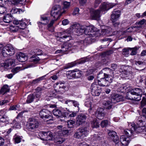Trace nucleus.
<instances>
[{
    "label": "nucleus",
    "instance_id": "1",
    "mask_svg": "<svg viewBox=\"0 0 146 146\" xmlns=\"http://www.w3.org/2000/svg\"><path fill=\"white\" fill-rule=\"evenodd\" d=\"M144 89L135 88L131 90L127 94L126 98L128 100L139 101L141 99Z\"/></svg>",
    "mask_w": 146,
    "mask_h": 146
},
{
    "label": "nucleus",
    "instance_id": "2",
    "mask_svg": "<svg viewBox=\"0 0 146 146\" xmlns=\"http://www.w3.org/2000/svg\"><path fill=\"white\" fill-rule=\"evenodd\" d=\"M54 87L55 90L57 91L63 93L69 90L70 85L68 83L64 81H60L55 83L54 85Z\"/></svg>",
    "mask_w": 146,
    "mask_h": 146
},
{
    "label": "nucleus",
    "instance_id": "3",
    "mask_svg": "<svg viewBox=\"0 0 146 146\" xmlns=\"http://www.w3.org/2000/svg\"><path fill=\"white\" fill-rule=\"evenodd\" d=\"M1 52L3 56L5 57L14 54L15 50L11 45L8 44L3 48Z\"/></svg>",
    "mask_w": 146,
    "mask_h": 146
},
{
    "label": "nucleus",
    "instance_id": "4",
    "mask_svg": "<svg viewBox=\"0 0 146 146\" xmlns=\"http://www.w3.org/2000/svg\"><path fill=\"white\" fill-rule=\"evenodd\" d=\"M144 121L141 119H139L137 121V124L138 127H137L135 123H131L128 125L129 127H131V129L133 128L134 131H135L136 133H140L142 131V129L141 127H142L143 125V122Z\"/></svg>",
    "mask_w": 146,
    "mask_h": 146
},
{
    "label": "nucleus",
    "instance_id": "5",
    "mask_svg": "<svg viewBox=\"0 0 146 146\" xmlns=\"http://www.w3.org/2000/svg\"><path fill=\"white\" fill-rule=\"evenodd\" d=\"M39 114L41 118L48 119L46 121H52L53 120L52 114L50 113V112L48 110L45 109H42L40 111Z\"/></svg>",
    "mask_w": 146,
    "mask_h": 146
},
{
    "label": "nucleus",
    "instance_id": "6",
    "mask_svg": "<svg viewBox=\"0 0 146 146\" xmlns=\"http://www.w3.org/2000/svg\"><path fill=\"white\" fill-rule=\"evenodd\" d=\"M38 126V123L34 119L30 118L27 124V127L29 130L36 129Z\"/></svg>",
    "mask_w": 146,
    "mask_h": 146
},
{
    "label": "nucleus",
    "instance_id": "7",
    "mask_svg": "<svg viewBox=\"0 0 146 146\" xmlns=\"http://www.w3.org/2000/svg\"><path fill=\"white\" fill-rule=\"evenodd\" d=\"M120 142L119 140L115 143V146H127L130 142L129 138H126L125 135H121L120 139Z\"/></svg>",
    "mask_w": 146,
    "mask_h": 146
},
{
    "label": "nucleus",
    "instance_id": "8",
    "mask_svg": "<svg viewBox=\"0 0 146 146\" xmlns=\"http://www.w3.org/2000/svg\"><path fill=\"white\" fill-rule=\"evenodd\" d=\"M115 5V4L114 3H103L101 6V14H104L108 10Z\"/></svg>",
    "mask_w": 146,
    "mask_h": 146
},
{
    "label": "nucleus",
    "instance_id": "9",
    "mask_svg": "<svg viewBox=\"0 0 146 146\" xmlns=\"http://www.w3.org/2000/svg\"><path fill=\"white\" fill-rule=\"evenodd\" d=\"M96 28H84L82 29V28H77L76 31L78 33H80L82 34L83 33H84L86 35H92L95 34V33H91L94 32V29Z\"/></svg>",
    "mask_w": 146,
    "mask_h": 146
},
{
    "label": "nucleus",
    "instance_id": "10",
    "mask_svg": "<svg viewBox=\"0 0 146 146\" xmlns=\"http://www.w3.org/2000/svg\"><path fill=\"white\" fill-rule=\"evenodd\" d=\"M15 64V60L13 59H9L5 62L1 64V66L4 68L8 69L11 68Z\"/></svg>",
    "mask_w": 146,
    "mask_h": 146
},
{
    "label": "nucleus",
    "instance_id": "11",
    "mask_svg": "<svg viewBox=\"0 0 146 146\" xmlns=\"http://www.w3.org/2000/svg\"><path fill=\"white\" fill-rule=\"evenodd\" d=\"M91 89L92 92H94L95 95L96 96H98L100 94V85L95 83L92 84Z\"/></svg>",
    "mask_w": 146,
    "mask_h": 146
},
{
    "label": "nucleus",
    "instance_id": "12",
    "mask_svg": "<svg viewBox=\"0 0 146 146\" xmlns=\"http://www.w3.org/2000/svg\"><path fill=\"white\" fill-rule=\"evenodd\" d=\"M86 116L84 114L81 113L79 114L76 118V123L78 126L82 125L86 121Z\"/></svg>",
    "mask_w": 146,
    "mask_h": 146
},
{
    "label": "nucleus",
    "instance_id": "13",
    "mask_svg": "<svg viewBox=\"0 0 146 146\" xmlns=\"http://www.w3.org/2000/svg\"><path fill=\"white\" fill-rule=\"evenodd\" d=\"M76 112L71 111L67 108H63L62 117H74L76 115Z\"/></svg>",
    "mask_w": 146,
    "mask_h": 146
},
{
    "label": "nucleus",
    "instance_id": "14",
    "mask_svg": "<svg viewBox=\"0 0 146 146\" xmlns=\"http://www.w3.org/2000/svg\"><path fill=\"white\" fill-rule=\"evenodd\" d=\"M51 15L54 18V20H51L50 23L48 25V27H52L54 23V21L57 20L62 15L58 13H55V12L51 10Z\"/></svg>",
    "mask_w": 146,
    "mask_h": 146
},
{
    "label": "nucleus",
    "instance_id": "15",
    "mask_svg": "<svg viewBox=\"0 0 146 146\" xmlns=\"http://www.w3.org/2000/svg\"><path fill=\"white\" fill-rule=\"evenodd\" d=\"M107 132L110 138L114 142H116L119 141V137L116 132L113 130H108Z\"/></svg>",
    "mask_w": 146,
    "mask_h": 146
},
{
    "label": "nucleus",
    "instance_id": "16",
    "mask_svg": "<svg viewBox=\"0 0 146 146\" xmlns=\"http://www.w3.org/2000/svg\"><path fill=\"white\" fill-rule=\"evenodd\" d=\"M123 100V98L122 95L118 94H113L111 96V102L113 103L121 101Z\"/></svg>",
    "mask_w": 146,
    "mask_h": 146
},
{
    "label": "nucleus",
    "instance_id": "17",
    "mask_svg": "<svg viewBox=\"0 0 146 146\" xmlns=\"http://www.w3.org/2000/svg\"><path fill=\"white\" fill-rule=\"evenodd\" d=\"M121 12L119 10H114L111 15V20L113 23L116 21L120 17Z\"/></svg>",
    "mask_w": 146,
    "mask_h": 146
},
{
    "label": "nucleus",
    "instance_id": "18",
    "mask_svg": "<svg viewBox=\"0 0 146 146\" xmlns=\"http://www.w3.org/2000/svg\"><path fill=\"white\" fill-rule=\"evenodd\" d=\"M100 9H98L93 11L91 12V17L92 19L99 20L100 19Z\"/></svg>",
    "mask_w": 146,
    "mask_h": 146
},
{
    "label": "nucleus",
    "instance_id": "19",
    "mask_svg": "<svg viewBox=\"0 0 146 146\" xmlns=\"http://www.w3.org/2000/svg\"><path fill=\"white\" fill-rule=\"evenodd\" d=\"M17 59L19 62H24L27 59V56L25 54L21 52H19L16 54Z\"/></svg>",
    "mask_w": 146,
    "mask_h": 146
},
{
    "label": "nucleus",
    "instance_id": "20",
    "mask_svg": "<svg viewBox=\"0 0 146 146\" xmlns=\"http://www.w3.org/2000/svg\"><path fill=\"white\" fill-rule=\"evenodd\" d=\"M63 108H60L59 109H55L53 110L54 115L57 118L62 117Z\"/></svg>",
    "mask_w": 146,
    "mask_h": 146
},
{
    "label": "nucleus",
    "instance_id": "21",
    "mask_svg": "<svg viewBox=\"0 0 146 146\" xmlns=\"http://www.w3.org/2000/svg\"><path fill=\"white\" fill-rule=\"evenodd\" d=\"M41 19L43 22H38L37 24L39 27H45L47 23L49 22V20L48 17H41Z\"/></svg>",
    "mask_w": 146,
    "mask_h": 146
},
{
    "label": "nucleus",
    "instance_id": "22",
    "mask_svg": "<svg viewBox=\"0 0 146 146\" xmlns=\"http://www.w3.org/2000/svg\"><path fill=\"white\" fill-rule=\"evenodd\" d=\"M6 112L5 110L0 111V121L3 122L7 121L8 118L6 115Z\"/></svg>",
    "mask_w": 146,
    "mask_h": 146
},
{
    "label": "nucleus",
    "instance_id": "23",
    "mask_svg": "<svg viewBox=\"0 0 146 146\" xmlns=\"http://www.w3.org/2000/svg\"><path fill=\"white\" fill-rule=\"evenodd\" d=\"M72 45L71 44H68L62 47V50H58L56 51V53H60L62 51L64 52H66L72 50Z\"/></svg>",
    "mask_w": 146,
    "mask_h": 146
},
{
    "label": "nucleus",
    "instance_id": "24",
    "mask_svg": "<svg viewBox=\"0 0 146 146\" xmlns=\"http://www.w3.org/2000/svg\"><path fill=\"white\" fill-rule=\"evenodd\" d=\"M87 61V59L86 58H82L81 60L78 62L74 61L68 64V68L72 67L77 64H81L84 63Z\"/></svg>",
    "mask_w": 146,
    "mask_h": 146
},
{
    "label": "nucleus",
    "instance_id": "25",
    "mask_svg": "<svg viewBox=\"0 0 146 146\" xmlns=\"http://www.w3.org/2000/svg\"><path fill=\"white\" fill-rule=\"evenodd\" d=\"M129 129H126L124 130V133L126 135L127 137H126V136L125 135V137L126 138H129L130 139V141H131L130 139L129 138L133 134V131H134V130H133V128H131V127H129Z\"/></svg>",
    "mask_w": 146,
    "mask_h": 146
},
{
    "label": "nucleus",
    "instance_id": "26",
    "mask_svg": "<svg viewBox=\"0 0 146 146\" xmlns=\"http://www.w3.org/2000/svg\"><path fill=\"white\" fill-rule=\"evenodd\" d=\"M52 10L55 12V13H58L62 15L64 13V11L62 9V7L58 5H56L54 6L52 8Z\"/></svg>",
    "mask_w": 146,
    "mask_h": 146
},
{
    "label": "nucleus",
    "instance_id": "27",
    "mask_svg": "<svg viewBox=\"0 0 146 146\" xmlns=\"http://www.w3.org/2000/svg\"><path fill=\"white\" fill-rule=\"evenodd\" d=\"M119 72L121 74L120 75L122 77L124 78H126L130 76L131 74L129 71L126 70H123L121 69H119Z\"/></svg>",
    "mask_w": 146,
    "mask_h": 146
},
{
    "label": "nucleus",
    "instance_id": "28",
    "mask_svg": "<svg viewBox=\"0 0 146 146\" xmlns=\"http://www.w3.org/2000/svg\"><path fill=\"white\" fill-rule=\"evenodd\" d=\"M12 16L9 14H7L4 16L3 18V21L5 23H9L12 20Z\"/></svg>",
    "mask_w": 146,
    "mask_h": 146
},
{
    "label": "nucleus",
    "instance_id": "29",
    "mask_svg": "<svg viewBox=\"0 0 146 146\" xmlns=\"http://www.w3.org/2000/svg\"><path fill=\"white\" fill-rule=\"evenodd\" d=\"M9 90L8 86L7 84H5L1 88L0 91V94L3 95L6 93L9 92Z\"/></svg>",
    "mask_w": 146,
    "mask_h": 146
},
{
    "label": "nucleus",
    "instance_id": "30",
    "mask_svg": "<svg viewBox=\"0 0 146 146\" xmlns=\"http://www.w3.org/2000/svg\"><path fill=\"white\" fill-rule=\"evenodd\" d=\"M84 137L86 136L88 134V131L86 127H82L79 129Z\"/></svg>",
    "mask_w": 146,
    "mask_h": 146
},
{
    "label": "nucleus",
    "instance_id": "31",
    "mask_svg": "<svg viewBox=\"0 0 146 146\" xmlns=\"http://www.w3.org/2000/svg\"><path fill=\"white\" fill-rule=\"evenodd\" d=\"M102 105L104 108L109 109H110L112 106V102L109 101H104Z\"/></svg>",
    "mask_w": 146,
    "mask_h": 146
},
{
    "label": "nucleus",
    "instance_id": "32",
    "mask_svg": "<svg viewBox=\"0 0 146 146\" xmlns=\"http://www.w3.org/2000/svg\"><path fill=\"white\" fill-rule=\"evenodd\" d=\"M47 132H40L39 133V136L40 139L43 141H47Z\"/></svg>",
    "mask_w": 146,
    "mask_h": 146
},
{
    "label": "nucleus",
    "instance_id": "33",
    "mask_svg": "<svg viewBox=\"0 0 146 146\" xmlns=\"http://www.w3.org/2000/svg\"><path fill=\"white\" fill-rule=\"evenodd\" d=\"M23 12L22 10L20 9L13 8L11 11V12L12 14H19Z\"/></svg>",
    "mask_w": 146,
    "mask_h": 146
},
{
    "label": "nucleus",
    "instance_id": "34",
    "mask_svg": "<svg viewBox=\"0 0 146 146\" xmlns=\"http://www.w3.org/2000/svg\"><path fill=\"white\" fill-rule=\"evenodd\" d=\"M74 136L75 137L78 139H82L84 137L79 129L77 130Z\"/></svg>",
    "mask_w": 146,
    "mask_h": 146
},
{
    "label": "nucleus",
    "instance_id": "35",
    "mask_svg": "<svg viewBox=\"0 0 146 146\" xmlns=\"http://www.w3.org/2000/svg\"><path fill=\"white\" fill-rule=\"evenodd\" d=\"M35 99V97L33 94H31L29 95L27 98L26 102L27 103H30L32 102Z\"/></svg>",
    "mask_w": 146,
    "mask_h": 146
},
{
    "label": "nucleus",
    "instance_id": "36",
    "mask_svg": "<svg viewBox=\"0 0 146 146\" xmlns=\"http://www.w3.org/2000/svg\"><path fill=\"white\" fill-rule=\"evenodd\" d=\"M45 76L46 75L43 76L36 79L32 81V83L33 84H36L40 82L41 81L44 79Z\"/></svg>",
    "mask_w": 146,
    "mask_h": 146
},
{
    "label": "nucleus",
    "instance_id": "37",
    "mask_svg": "<svg viewBox=\"0 0 146 146\" xmlns=\"http://www.w3.org/2000/svg\"><path fill=\"white\" fill-rule=\"evenodd\" d=\"M143 94L145 96L143 97L142 100L141 102V107L143 108L146 105V92H143Z\"/></svg>",
    "mask_w": 146,
    "mask_h": 146
},
{
    "label": "nucleus",
    "instance_id": "38",
    "mask_svg": "<svg viewBox=\"0 0 146 146\" xmlns=\"http://www.w3.org/2000/svg\"><path fill=\"white\" fill-rule=\"evenodd\" d=\"M92 126L93 128H98L99 127L100 124L96 119H94L92 122Z\"/></svg>",
    "mask_w": 146,
    "mask_h": 146
},
{
    "label": "nucleus",
    "instance_id": "39",
    "mask_svg": "<svg viewBox=\"0 0 146 146\" xmlns=\"http://www.w3.org/2000/svg\"><path fill=\"white\" fill-rule=\"evenodd\" d=\"M74 74V78H78L82 76V73L79 71H75L74 70H73Z\"/></svg>",
    "mask_w": 146,
    "mask_h": 146
},
{
    "label": "nucleus",
    "instance_id": "40",
    "mask_svg": "<svg viewBox=\"0 0 146 146\" xmlns=\"http://www.w3.org/2000/svg\"><path fill=\"white\" fill-rule=\"evenodd\" d=\"M75 121L72 120H69L68 121L67 125L68 127L72 128L74 126Z\"/></svg>",
    "mask_w": 146,
    "mask_h": 146
},
{
    "label": "nucleus",
    "instance_id": "41",
    "mask_svg": "<svg viewBox=\"0 0 146 146\" xmlns=\"http://www.w3.org/2000/svg\"><path fill=\"white\" fill-rule=\"evenodd\" d=\"M104 74V78H102V80H105L110 83L112 82V79L109 76L108 74H106L105 73Z\"/></svg>",
    "mask_w": 146,
    "mask_h": 146
},
{
    "label": "nucleus",
    "instance_id": "42",
    "mask_svg": "<svg viewBox=\"0 0 146 146\" xmlns=\"http://www.w3.org/2000/svg\"><path fill=\"white\" fill-rule=\"evenodd\" d=\"M65 141L64 138L63 137H58L55 140V141L57 143L60 144L62 143Z\"/></svg>",
    "mask_w": 146,
    "mask_h": 146
},
{
    "label": "nucleus",
    "instance_id": "43",
    "mask_svg": "<svg viewBox=\"0 0 146 146\" xmlns=\"http://www.w3.org/2000/svg\"><path fill=\"white\" fill-rule=\"evenodd\" d=\"M67 77L69 79L74 78V74L73 70L70 71L68 72L66 74Z\"/></svg>",
    "mask_w": 146,
    "mask_h": 146
},
{
    "label": "nucleus",
    "instance_id": "44",
    "mask_svg": "<svg viewBox=\"0 0 146 146\" xmlns=\"http://www.w3.org/2000/svg\"><path fill=\"white\" fill-rule=\"evenodd\" d=\"M13 127L15 128L20 129L21 128V126L19 123L17 122L15 120H14L12 123Z\"/></svg>",
    "mask_w": 146,
    "mask_h": 146
},
{
    "label": "nucleus",
    "instance_id": "45",
    "mask_svg": "<svg viewBox=\"0 0 146 146\" xmlns=\"http://www.w3.org/2000/svg\"><path fill=\"white\" fill-rule=\"evenodd\" d=\"M92 141L100 140V134H94L91 137Z\"/></svg>",
    "mask_w": 146,
    "mask_h": 146
},
{
    "label": "nucleus",
    "instance_id": "46",
    "mask_svg": "<svg viewBox=\"0 0 146 146\" xmlns=\"http://www.w3.org/2000/svg\"><path fill=\"white\" fill-rule=\"evenodd\" d=\"M24 0H9L12 5H17L20 2H23Z\"/></svg>",
    "mask_w": 146,
    "mask_h": 146
},
{
    "label": "nucleus",
    "instance_id": "47",
    "mask_svg": "<svg viewBox=\"0 0 146 146\" xmlns=\"http://www.w3.org/2000/svg\"><path fill=\"white\" fill-rule=\"evenodd\" d=\"M47 137V140H52L54 138L52 133L50 131H48Z\"/></svg>",
    "mask_w": 146,
    "mask_h": 146
},
{
    "label": "nucleus",
    "instance_id": "48",
    "mask_svg": "<svg viewBox=\"0 0 146 146\" xmlns=\"http://www.w3.org/2000/svg\"><path fill=\"white\" fill-rule=\"evenodd\" d=\"M84 27V26L83 25H80L79 23L75 22H73L72 23L71 25L70 26V27Z\"/></svg>",
    "mask_w": 146,
    "mask_h": 146
},
{
    "label": "nucleus",
    "instance_id": "49",
    "mask_svg": "<svg viewBox=\"0 0 146 146\" xmlns=\"http://www.w3.org/2000/svg\"><path fill=\"white\" fill-rule=\"evenodd\" d=\"M58 133L60 134L61 136H62L66 135L68 133V131L66 129L59 130L58 131Z\"/></svg>",
    "mask_w": 146,
    "mask_h": 146
},
{
    "label": "nucleus",
    "instance_id": "50",
    "mask_svg": "<svg viewBox=\"0 0 146 146\" xmlns=\"http://www.w3.org/2000/svg\"><path fill=\"white\" fill-rule=\"evenodd\" d=\"M21 70L20 67H17L12 69L11 71L15 75Z\"/></svg>",
    "mask_w": 146,
    "mask_h": 146
},
{
    "label": "nucleus",
    "instance_id": "51",
    "mask_svg": "<svg viewBox=\"0 0 146 146\" xmlns=\"http://www.w3.org/2000/svg\"><path fill=\"white\" fill-rule=\"evenodd\" d=\"M146 22V20L145 19H143L139 21L138 22L136 23L137 25L138 26V27H141Z\"/></svg>",
    "mask_w": 146,
    "mask_h": 146
},
{
    "label": "nucleus",
    "instance_id": "52",
    "mask_svg": "<svg viewBox=\"0 0 146 146\" xmlns=\"http://www.w3.org/2000/svg\"><path fill=\"white\" fill-rule=\"evenodd\" d=\"M127 88L125 84L123 85L119 88V91L121 92H124Z\"/></svg>",
    "mask_w": 146,
    "mask_h": 146
},
{
    "label": "nucleus",
    "instance_id": "53",
    "mask_svg": "<svg viewBox=\"0 0 146 146\" xmlns=\"http://www.w3.org/2000/svg\"><path fill=\"white\" fill-rule=\"evenodd\" d=\"M108 124V121L107 120H104L101 122V127H106Z\"/></svg>",
    "mask_w": 146,
    "mask_h": 146
},
{
    "label": "nucleus",
    "instance_id": "54",
    "mask_svg": "<svg viewBox=\"0 0 146 146\" xmlns=\"http://www.w3.org/2000/svg\"><path fill=\"white\" fill-rule=\"evenodd\" d=\"M14 139L15 142L16 143H18L21 142V138L20 136L17 135L15 136Z\"/></svg>",
    "mask_w": 146,
    "mask_h": 146
},
{
    "label": "nucleus",
    "instance_id": "55",
    "mask_svg": "<svg viewBox=\"0 0 146 146\" xmlns=\"http://www.w3.org/2000/svg\"><path fill=\"white\" fill-rule=\"evenodd\" d=\"M129 49L130 50H131V55H135L137 53V48H129Z\"/></svg>",
    "mask_w": 146,
    "mask_h": 146
},
{
    "label": "nucleus",
    "instance_id": "56",
    "mask_svg": "<svg viewBox=\"0 0 146 146\" xmlns=\"http://www.w3.org/2000/svg\"><path fill=\"white\" fill-rule=\"evenodd\" d=\"M6 8L3 6H0V14H3L6 11Z\"/></svg>",
    "mask_w": 146,
    "mask_h": 146
},
{
    "label": "nucleus",
    "instance_id": "57",
    "mask_svg": "<svg viewBox=\"0 0 146 146\" xmlns=\"http://www.w3.org/2000/svg\"><path fill=\"white\" fill-rule=\"evenodd\" d=\"M33 96L35 97V98H36L37 99L36 100V101L38 100L40 98L41 93H40L35 92L33 94Z\"/></svg>",
    "mask_w": 146,
    "mask_h": 146
},
{
    "label": "nucleus",
    "instance_id": "58",
    "mask_svg": "<svg viewBox=\"0 0 146 146\" xmlns=\"http://www.w3.org/2000/svg\"><path fill=\"white\" fill-rule=\"evenodd\" d=\"M79 9L78 8H76L74 9L73 13L74 15L78 16L79 14Z\"/></svg>",
    "mask_w": 146,
    "mask_h": 146
},
{
    "label": "nucleus",
    "instance_id": "59",
    "mask_svg": "<svg viewBox=\"0 0 146 146\" xmlns=\"http://www.w3.org/2000/svg\"><path fill=\"white\" fill-rule=\"evenodd\" d=\"M100 108H99L98 109L96 112L95 116L98 119H99L100 117Z\"/></svg>",
    "mask_w": 146,
    "mask_h": 146
},
{
    "label": "nucleus",
    "instance_id": "60",
    "mask_svg": "<svg viewBox=\"0 0 146 146\" xmlns=\"http://www.w3.org/2000/svg\"><path fill=\"white\" fill-rule=\"evenodd\" d=\"M143 115L142 116H141V117H143L145 118V119H143L144 121H145V120L146 119V108H144L142 110Z\"/></svg>",
    "mask_w": 146,
    "mask_h": 146
},
{
    "label": "nucleus",
    "instance_id": "61",
    "mask_svg": "<svg viewBox=\"0 0 146 146\" xmlns=\"http://www.w3.org/2000/svg\"><path fill=\"white\" fill-rule=\"evenodd\" d=\"M34 52L37 55H40L42 54V50L38 49H36L34 50Z\"/></svg>",
    "mask_w": 146,
    "mask_h": 146
},
{
    "label": "nucleus",
    "instance_id": "62",
    "mask_svg": "<svg viewBox=\"0 0 146 146\" xmlns=\"http://www.w3.org/2000/svg\"><path fill=\"white\" fill-rule=\"evenodd\" d=\"M7 30L10 31L11 32L15 33L18 31V28H7Z\"/></svg>",
    "mask_w": 146,
    "mask_h": 146
},
{
    "label": "nucleus",
    "instance_id": "63",
    "mask_svg": "<svg viewBox=\"0 0 146 146\" xmlns=\"http://www.w3.org/2000/svg\"><path fill=\"white\" fill-rule=\"evenodd\" d=\"M25 19H23L21 20H20L19 23V26L20 27H24L27 26V24L23 22V21H25Z\"/></svg>",
    "mask_w": 146,
    "mask_h": 146
},
{
    "label": "nucleus",
    "instance_id": "64",
    "mask_svg": "<svg viewBox=\"0 0 146 146\" xmlns=\"http://www.w3.org/2000/svg\"><path fill=\"white\" fill-rule=\"evenodd\" d=\"M64 8L67 9L68 8L70 5V3L69 2L64 1L63 3Z\"/></svg>",
    "mask_w": 146,
    "mask_h": 146
}]
</instances>
